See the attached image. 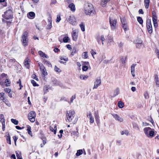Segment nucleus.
Listing matches in <instances>:
<instances>
[{"label":"nucleus","instance_id":"412c9836","mask_svg":"<svg viewBox=\"0 0 159 159\" xmlns=\"http://www.w3.org/2000/svg\"><path fill=\"white\" fill-rule=\"evenodd\" d=\"M110 0H102L101 2V5L102 7L106 6V4L108 3Z\"/></svg>","mask_w":159,"mask_h":159},{"label":"nucleus","instance_id":"e433bc0d","mask_svg":"<svg viewBox=\"0 0 159 159\" xmlns=\"http://www.w3.org/2000/svg\"><path fill=\"white\" fill-rule=\"evenodd\" d=\"M121 134L122 135L124 134L127 135L128 134V132L127 130H125L121 132Z\"/></svg>","mask_w":159,"mask_h":159},{"label":"nucleus","instance_id":"0e129e2a","mask_svg":"<svg viewBox=\"0 0 159 159\" xmlns=\"http://www.w3.org/2000/svg\"><path fill=\"white\" fill-rule=\"evenodd\" d=\"M90 52L93 57L94 58L93 56L94 55L96 54V52L94 51H93V50L92 49L91 50Z\"/></svg>","mask_w":159,"mask_h":159},{"label":"nucleus","instance_id":"0eeeda50","mask_svg":"<svg viewBox=\"0 0 159 159\" xmlns=\"http://www.w3.org/2000/svg\"><path fill=\"white\" fill-rule=\"evenodd\" d=\"M120 20L121 24L122 25V27L124 29L125 31H126L128 30V28L126 21L125 18H120Z\"/></svg>","mask_w":159,"mask_h":159},{"label":"nucleus","instance_id":"7ed1b4c3","mask_svg":"<svg viewBox=\"0 0 159 159\" xmlns=\"http://www.w3.org/2000/svg\"><path fill=\"white\" fill-rule=\"evenodd\" d=\"M75 114V112L73 110H70L66 111V118L69 122H71L73 118H74V116Z\"/></svg>","mask_w":159,"mask_h":159},{"label":"nucleus","instance_id":"8fccbe9b","mask_svg":"<svg viewBox=\"0 0 159 159\" xmlns=\"http://www.w3.org/2000/svg\"><path fill=\"white\" fill-rule=\"evenodd\" d=\"M136 64H133L131 66V71H134L135 70V67L136 66Z\"/></svg>","mask_w":159,"mask_h":159},{"label":"nucleus","instance_id":"4be33fe9","mask_svg":"<svg viewBox=\"0 0 159 159\" xmlns=\"http://www.w3.org/2000/svg\"><path fill=\"white\" fill-rule=\"evenodd\" d=\"M151 129V128L150 127H146L144 129V131L146 135H148V134Z\"/></svg>","mask_w":159,"mask_h":159},{"label":"nucleus","instance_id":"7c9ffc66","mask_svg":"<svg viewBox=\"0 0 159 159\" xmlns=\"http://www.w3.org/2000/svg\"><path fill=\"white\" fill-rule=\"evenodd\" d=\"M88 77V76H85L84 75H81L80 76V79L81 80H86Z\"/></svg>","mask_w":159,"mask_h":159},{"label":"nucleus","instance_id":"b1692460","mask_svg":"<svg viewBox=\"0 0 159 159\" xmlns=\"http://www.w3.org/2000/svg\"><path fill=\"white\" fill-rule=\"evenodd\" d=\"M154 134V132L153 130H150L148 133V135H146L148 137H153Z\"/></svg>","mask_w":159,"mask_h":159},{"label":"nucleus","instance_id":"c03bdc74","mask_svg":"<svg viewBox=\"0 0 159 159\" xmlns=\"http://www.w3.org/2000/svg\"><path fill=\"white\" fill-rule=\"evenodd\" d=\"M78 129L77 128L76 129V131L73 132V135L77 137H78L79 135V133L78 132Z\"/></svg>","mask_w":159,"mask_h":159},{"label":"nucleus","instance_id":"9d476101","mask_svg":"<svg viewBox=\"0 0 159 159\" xmlns=\"http://www.w3.org/2000/svg\"><path fill=\"white\" fill-rule=\"evenodd\" d=\"M152 20L153 22L154 25L155 27L158 26V24L157 20V17L156 14L154 11L152 12Z\"/></svg>","mask_w":159,"mask_h":159},{"label":"nucleus","instance_id":"72a5a7b5","mask_svg":"<svg viewBox=\"0 0 159 159\" xmlns=\"http://www.w3.org/2000/svg\"><path fill=\"white\" fill-rule=\"evenodd\" d=\"M83 152L82 150H79L77 151L76 154V156H78L82 154Z\"/></svg>","mask_w":159,"mask_h":159},{"label":"nucleus","instance_id":"338daca9","mask_svg":"<svg viewBox=\"0 0 159 159\" xmlns=\"http://www.w3.org/2000/svg\"><path fill=\"white\" fill-rule=\"evenodd\" d=\"M60 59H61V60H64L65 61H68V58H64L62 57H60Z\"/></svg>","mask_w":159,"mask_h":159},{"label":"nucleus","instance_id":"2eb2a0df","mask_svg":"<svg viewBox=\"0 0 159 159\" xmlns=\"http://www.w3.org/2000/svg\"><path fill=\"white\" fill-rule=\"evenodd\" d=\"M48 22L49 23L47 25V29H50L52 27V18L51 17H49L48 18Z\"/></svg>","mask_w":159,"mask_h":159},{"label":"nucleus","instance_id":"de8ad7c7","mask_svg":"<svg viewBox=\"0 0 159 159\" xmlns=\"http://www.w3.org/2000/svg\"><path fill=\"white\" fill-rule=\"evenodd\" d=\"M69 39L68 37H65L63 39V41L64 43H67Z\"/></svg>","mask_w":159,"mask_h":159},{"label":"nucleus","instance_id":"20e7f679","mask_svg":"<svg viewBox=\"0 0 159 159\" xmlns=\"http://www.w3.org/2000/svg\"><path fill=\"white\" fill-rule=\"evenodd\" d=\"M2 17L6 19H12L13 18L12 12L11 10L9 9L4 12L2 15Z\"/></svg>","mask_w":159,"mask_h":159},{"label":"nucleus","instance_id":"f03ea898","mask_svg":"<svg viewBox=\"0 0 159 159\" xmlns=\"http://www.w3.org/2000/svg\"><path fill=\"white\" fill-rule=\"evenodd\" d=\"M28 33L27 31H25L22 34L21 36V41L23 43V45L26 46L28 45Z\"/></svg>","mask_w":159,"mask_h":159},{"label":"nucleus","instance_id":"a211bd4d","mask_svg":"<svg viewBox=\"0 0 159 159\" xmlns=\"http://www.w3.org/2000/svg\"><path fill=\"white\" fill-rule=\"evenodd\" d=\"M27 16L28 18L32 19L34 18L35 14L33 12H30L27 15Z\"/></svg>","mask_w":159,"mask_h":159},{"label":"nucleus","instance_id":"f257e3e1","mask_svg":"<svg viewBox=\"0 0 159 159\" xmlns=\"http://www.w3.org/2000/svg\"><path fill=\"white\" fill-rule=\"evenodd\" d=\"M84 10L86 15H92L93 14L94 9L91 4H86L84 7Z\"/></svg>","mask_w":159,"mask_h":159},{"label":"nucleus","instance_id":"a18cd8bd","mask_svg":"<svg viewBox=\"0 0 159 159\" xmlns=\"http://www.w3.org/2000/svg\"><path fill=\"white\" fill-rule=\"evenodd\" d=\"M99 39H101V41L102 43V45H103V42L105 40V39L104 38V37L103 35L101 36V38Z\"/></svg>","mask_w":159,"mask_h":159},{"label":"nucleus","instance_id":"bb28decb","mask_svg":"<svg viewBox=\"0 0 159 159\" xmlns=\"http://www.w3.org/2000/svg\"><path fill=\"white\" fill-rule=\"evenodd\" d=\"M89 121L90 123H93L94 122V119L93 118L91 113L90 112L89 114Z\"/></svg>","mask_w":159,"mask_h":159},{"label":"nucleus","instance_id":"49530a36","mask_svg":"<svg viewBox=\"0 0 159 159\" xmlns=\"http://www.w3.org/2000/svg\"><path fill=\"white\" fill-rule=\"evenodd\" d=\"M31 83L32 84L33 86H38L39 85V84H37L35 81L34 80H31Z\"/></svg>","mask_w":159,"mask_h":159},{"label":"nucleus","instance_id":"a878e982","mask_svg":"<svg viewBox=\"0 0 159 159\" xmlns=\"http://www.w3.org/2000/svg\"><path fill=\"white\" fill-rule=\"evenodd\" d=\"M150 3L149 0H144V3L145 6V7L147 9L148 8L149 3Z\"/></svg>","mask_w":159,"mask_h":159},{"label":"nucleus","instance_id":"37998d69","mask_svg":"<svg viewBox=\"0 0 159 159\" xmlns=\"http://www.w3.org/2000/svg\"><path fill=\"white\" fill-rule=\"evenodd\" d=\"M16 155L17 159L22 158L21 157V154L20 152H16Z\"/></svg>","mask_w":159,"mask_h":159},{"label":"nucleus","instance_id":"603ef678","mask_svg":"<svg viewBox=\"0 0 159 159\" xmlns=\"http://www.w3.org/2000/svg\"><path fill=\"white\" fill-rule=\"evenodd\" d=\"M32 78L38 81H39V79L38 78L37 76L35 74H33L32 75Z\"/></svg>","mask_w":159,"mask_h":159},{"label":"nucleus","instance_id":"e2e57ef3","mask_svg":"<svg viewBox=\"0 0 159 159\" xmlns=\"http://www.w3.org/2000/svg\"><path fill=\"white\" fill-rule=\"evenodd\" d=\"M7 74H5L4 73H3L1 75V79H2V78L3 79L5 77L6 78H7Z\"/></svg>","mask_w":159,"mask_h":159},{"label":"nucleus","instance_id":"5fc2aeb1","mask_svg":"<svg viewBox=\"0 0 159 159\" xmlns=\"http://www.w3.org/2000/svg\"><path fill=\"white\" fill-rule=\"evenodd\" d=\"M101 38V36H99L97 38V40L98 42V43L100 45L101 44V39H99Z\"/></svg>","mask_w":159,"mask_h":159},{"label":"nucleus","instance_id":"6e6552de","mask_svg":"<svg viewBox=\"0 0 159 159\" xmlns=\"http://www.w3.org/2000/svg\"><path fill=\"white\" fill-rule=\"evenodd\" d=\"M147 26L148 31L149 34H151L152 33V27L151 20L148 19L147 20Z\"/></svg>","mask_w":159,"mask_h":159},{"label":"nucleus","instance_id":"2f4dec72","mask_svg":"<svg viewBox=\"0 0 159 159\" xmlns=\"http://www.w3.org/2000/svg\"><path fill=\"white\" fill-rule=\"evenodd\" d=\"M27 130L28 132V134L31 135V136H32V132L31 131V127H30L29 125H28L27 126Z\"/></svg>","mask_w":159,"mask_h":159},{"label":"nucleus","instance_id":"c756f323","mask_svg":"<svg viewBox=\"0 0 159 159\" xmlns=\"http://www.w3.org/2000/svg\"><path fill=\"white\" fill-rule=\"evenodd\" d=\"M6 139L7 143L10 145L11 144V139H10V137L9 134H8V135L7 136Z\"/></svg>","mask_w":159,"mask_h":159},{"label":"nucleus","instance_id":"f3484780","mask_svg":"<svg viewBox=\"0 0 159 159\" xmlns=\"http://www.w3.org/2000/svg\"><path fill=\"white\" fill-rule=\"evenodd\" d=\"M38 53L41 57L43 58H49V57L47 55H46L41 51H39L38 52Z\"/></svg>","mask_w":159,"mask_h":159},{"label":"nucleus","instance_id":"a19ab883","mask_svg":"<svg viewBox=\"0 0 159 159\" xmlns=\"http://www.w3.org/2000/svg\"><path fill=\"white\" fill-rule=\"evenodd\" d=\"M61 16L60 15H58L57 16V18H56V22L58 23L60 22V20H61Z\"/></svg>","mask_w":159,"mask_h":159},{"label":"nucleus","instance_id":"473e14b6","mask_svg":"<svg viewBox=\"0 0 159 159\" xmlns=\"http://www.w3.org/2000/svg\"><path fill=\"white\" fill-rule=\"evenodd\" d=\"M43 89L44 93H47L48 92V89H49L48 88V87L47 85L44 86L43 87Z\"/></svg>","mask_w":159,"mask_h":159},{"label":"nucleus","instance_id":"c85d7f7f","mask_svg":"<svg viewBox=\"0 0 159 159\" xmlns=\"http://www.w3.org/2000/svg\"><path fill=\"white\" fill-rule=\"evenodd\" d=\"M79 26L82 31H84L85 30V25L84 23H81V24L79 25Z\"/></svg>","mask_w":159,"mask_h":159},{"label":"nucleus","instance_id":"680f3d73","mask_svg":"<svg viewBox=\"0 0 159 159\" xmlns=\"http://www.w3.org/2000/svg\"><path fill=\"white\" fill-rule=\"evenodd\" d=\"M3 98H5L4 94L3 93H0V98L2 99Z\"/></svg>","mask_w":159,"mask_h":159},{"label":"nucleus","instance_id":"79ce46f5","mask_svg":"<svg viewBox=\"0 0 159 159\" xmlns=\"http://www.w3.org/2000/svg\"><path fill=\"white\" fill-rule=\"evenodd\" d=\"M119 93V91L118 89L116 90L114 92V93L112 97H114L116 95H118V94Z\"/></svg>","mask_w":159,"mask_h":159},{"label":"nucleus","instance_id":"aec40b11","mask_svg":"<svg viewBox=\"0 0 159 159\" xmlns=\"http://www.w3.org/2000/svg\"><path fill=\"white\" fill-rule=\"evenodd\" d=\"M94 116H95V120L97 123H99L100 121L99 117L98 115V112L95 111L94 113Z\"/></svg>","mask_w":159,"mask_h":159},{"label":"nucleus","instance_id":"39448f33","mask_svg":"<svg viewBox=\"0 0 159 159\" xmlns=\"http://www.w3.org/2000/svg\"><path fill=\"white\" fill-rule=\"evenodd\" d=\"M36 116V113L34 111H30L28 114V118L29 120L32 122L35 121Z\"/></svg>","mask_w":159,"mask_h":159},{"label":"nucleus","instance_id":"9b49d317","mask_svg":"<svg viewBox=\"0 0 159 159\" xmlns=\"http://www.w3.org/2000/svg\"><path fill=\"white\" fill-rule=\"evenodd\" d=\"M113 118H115L116 120H118L120 122H122L123 120V119L121 117H120L117 114H111Z\"/></svg>","mask_w":159,"mask_h":159},{"label":"nucleus","instance_id":"1a4fd4ad","mask_svg":"<svg viewBox=\"0 0 159 159\" xmlns=\"http://www.w3.org/2000/svg\"><path fill=\"white\" fill-rule=\"evenodd\" d=\"M117 22L116 20L115 19L110 18V23L112 30H114L115 29Z\"/></svg>","mask_w":159,"mask_h":159},{"label":"nucleus","instance_id":"dca6fc26","mask_svg":"<svg viewBox=\"0 0 159 159\" xmlns=\"http://www.w3.org/2000/svg\"><path fill=\"white\" fill-rule=\"evenodd\" d=\"M68 7L70 8L71 11L74 12L75 10V4L73 3H71L68 5Z\"/></svg>","mask_w":159,"mask_h":159},{"label":"nucleus","instance_id":"6e6d98bb","mask_svg":"<svg viewBox=\"0 0 159 159\" xmlns=\"http://www.w3.org/2000/svg\"><path fill=\"white\" fill-rule=\"evenodd\" d=\"M125 59H126L125 58L123 57H120L121 61L122 62V63L124 64L125 63Z\"/></svg>","mask_w":159,"mask_h":159},{"label":"nucleus","instance_id":"f8f14e48","mask_svg":"<svg viewBox=\"0 0 159 159\" xmlns=\"http://www.w3.org/2000/svg\"><path fill=\"white\" fill-rule=\"evenodd\" d=\"M94 85L93 89H97V88L101 84V81L100 79H97L94 82Z\"/></svg>","mask_w":159,"mask_h":159},{"label":"nucleus","instance_id":"4c0bfd02","mask_svg":"<svg viewBox=\"0 0 159 159\" xmlns=\"http://www.w3.org/2000/svg\"><path fill=\"white\" fill-rule=\"evenodd\" d=\"M11 121L15 125H17L18 123V121L16 120V119H11Z\"/></svg>","mask_w":159,"mask_h":159},{"label":"nucleus","instance_id":"864d4df0","mask_svg":"<svg viewBox=\"0 0 159 159\" xmlns=\"http://www.w3.org/2000/svg\"><path fill=\"white\" fill-rule=\"evenodd\" d=\"M45 63L46 65H48V66H52V65L49 61H45Z\"/></svg>","mask_w":159,"mask_h":159},{"label":"nucleus","instance_id":"c9c22d12","mask_svg":"<svg viewBox=\"0 0 159 159\" xmlns=\"http://www.w3.org/2000/svg\"><path fill=\"white\" fill-rule=\"evenodd\" d=\"M10 83H11V82L8 79H6L5 81V84L6 86H9Z\"/></svg>","mask_w":159,"mask_h":159},{"label":"nucleus","instance_id":"3c124183","mask_svg":"<svg viewBox=\"0 0 159 159\" xmlns=\"http://www.w3.org/2000/svg\"><path fill=\"white\" fill-rule=\"evenodd\" d=\"M83 56L84 57V58H88V56L87 52H84L83 53Z\"/></svg>","mask_w":159,"mask_h":159},{"label":"nucleus","instance_id":"69168bd1","mask_svg":"<svg viewBox=\"0 0 159 159\" xmlns=\"http://www.w3.org/2000/svg\"><path fill=\"white\" fill-rule=\"evenodd\" d=\"M76 53V50L75 48H74L72 52L71 53V55L72 56H73Z\"/></svg>","mask_w":159,"mask_h":159},{"label":"nucleus","instance_id":"f704fd0d","mask_svg":"<svg viewBox=\"0 0 159 159\" xmlns=\"http://www.w3.org/2000/svg\"><path fill=\"white\" fill-rule=\"evenodd\" d=\"M118 107L120 108H122L124 107V104L121 101H119L118 103Z\"/></svg>","mask_w":159,"mask_h":159},{"label":"nucleus","instance_id":"ddd939ff","mask_svg":"<svg viewBox=\"0 0 159 159\" xmlns=\"http://www.w3.org/2000/svg\"><path fill=\"white\" fill-rule=\"evenodd\" d=\"M39 66L40 70H41L43 74L44 75H47V72L46 70L45 69L44 66L42 64H39Z\"/></svg>","mask_w":159,"mask_h":159},{"label":"nucleus","instance_id":"09e8293b","mask_svg":"<svg viewBox=\"0 0 159 159\" xmlns=\"http://www.w3.org/2000/svg\"><path fill=\"white\" fill-rule=\"evenodd\" d=\"M108 38L109 40L108 42L111 43L113 42V38L111 36H108Z\"/></svg>","mask_w":159,"mask_h":159},{"label":"nucleus","instance_id":"58836bf2","mask_svg":"<svg viewBox=\"0 0 159 159\" xmlns=\"http://www.w3.org/2000/svg\"><path fill=\"white\" fill-rule=\"evenodd\" d=\"M53 84H55L56 85H61V83L58 81H57L56 80H54L53 81Z\"/></svg>","mask_w":159,"mask_h":159},{"label":"nucleus","instance_id":"4d7b16f0","mask_svg":"<svg viewBox=\"0 0 159 159\" xmlns=\"http://www.w3.org/2000/svg\"><path fill=\"white\" fill-rule=\"evenodd\" d=\"M88 69V67L87 66L85 65L83 66L82 67V70L84 71H86Z\"/></svg>","mask_w":159,"mask_h":159},{"label":"nucleus","instance_id":"13d9d810","mask_svg":"<svg viewBox=\"0 0 159 159\" xmlns=\"http://www.w3.org/2000/svg\"><path fill=\"white\" fill-rule=\"evenodd\" d=\"M54 70L56 72H60L61 71V70L59 68H58L56 66L55 67Z\"/></svg>","mask_w":159,"mask_h":159},{"label":"nucleus","instance_id":"423d86ee","mask_svg":"<svg viewBox=\"0 0 159 159\" xmlns=\"http://www.w3.org/2000/svg\"><path fill=\"white\" fill-rule=\"evenodd\" d=\"M66 20L68 21L73 25L75 26L76 25V20L74 16H70L66 18Z\"/></svg>","mask_w":159,"mask_h":159},{"label":"nucleus","instance_id":"5701e85b","mask_svg":"<svg viewBox=\"0 0 159 159\" xmlns=\"http://www.w3.org/2000/svg\"><path fill=\"white\" fill-rule=\"evenodd\" d=\"M2 101L6 104L7 105L8 107H10L11 106V104L8 101L7 99L5 98H3L2 99Z\"/></svg>","mask_w":159,"mask_h":159},{"label":"nucleus","instance_id":"393cba45","mask_svg":"<svg viewBox=\"0 0 159 159\" xmlns=\"http://www.w3.org/2000/svg\"><path fill=\"white\" fill-rule=\"evenodd\" d=\"M5 117L3 114H0V122L3 123H5Z\"/></svg>","mask_w":159,"mask_h":159},{"label":"nucleus","instance_id":"6ab92c4d","mask_svg":"<svg viewBox=\"0 0 159 159\" xmlns=\"http://www.w3.org/2000/svg\"><path fill=\"white\" fill-rule=\"evenodd\" d=\"M154 80L157 86V87H159V80L158 79V75L157 74L155 75Z\"/></svg>","mask_w":159,"mask_h":159},{"label":"nucleus","instance_id":"4468645a","mask_svg":"<svg viewBox=\"0 0 159 159\" xmlns=\"http://www.w3.org/2000/svg\"><path fill=\"white\" fill-rule=\"evenodd\" d=\"M78 32L76 31L75 30H73L72 37L73 39L74 40L76 41L77 40L78 38Z\"/></svg>","mask_w":159,"mask_h":159},{"label":"nucleus","instance_id":"052dcab7","mask_svg":"<svg viewBox=\"0 0 159 159\" xmlns=\"http://www.w3.org/2000/svg\"><path fill=\"white\" fill-rule=\"evenodd\" d=\"M4 90L5 92L8 93L11 92V90L8 88H5Z\"/></svg>","mask_w":159,"mask_h":159},{"label":"nucleus","instance_id":"bf43d9fd","mask_svg":"<svg viewBox=\"0 0 159 159\" xmlns=\"http://www.w3.org/2000/svg\"><path fill=\"white\" fill-rule=\"evenodd\" d=\"M24 65L26 66L27 68L29 69L30 67L29 62H24Z\"/></svg>","mask_w":159,"mask_h":159},{"label":"nucleus","instance_id":"cd10ccee","mask_svg":"<svg viewBox=\"0 0 159 159\" xmlns=\"http://www.w3.org/2000/svg\"><path fill=\"white\" fill-rule=\"evenodd\" d=\"M137 20L139 24L140 25H143V20L141 17L140 16L138 17Z\"/></svg>","mask_w":159,"mask_h":159},{"label":"nucleus","instance_id":"ea45409f","mask_svg":"<svg viewBox=\"0 0 159 159\" xmlns=\"http://www.w3.org/2000/svg\"><path fill=\"white\" fill-rule=\"evenodd\" d=\"M76 98V96L75 95H73L70 99V104H71L73 102V101L74 99H75Z\"/></svg>","mask_w":159,"mask_h":159},{"label":"nucleus","instance_id":"774afa93","mask_svg":"<svg viewBox=\"0 0 159 159\" xmlns=\"http://www.w3.org/2000/svg\"><path fill=\"white\" fill-rule=\"evenodd\" d=\"M49 129L51 131L54 132V130L53 128V127L52 126V125L50 127Z\"/></svg>","mask_w":159,"mask_h":159}]
</instances>
